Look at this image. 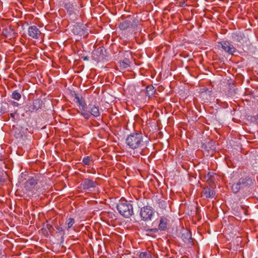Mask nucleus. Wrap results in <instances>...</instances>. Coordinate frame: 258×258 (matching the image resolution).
Returning a JSON list of instances; mask_svg holds the SVG:
<instances>
[{"label":"nucleus","mask_w":258,"mask_h":258,"mask_svg":"<svg viewBox=\"0 0 258 258\" xmlns=\"http://www.w3.org/2000/svg\"><path fill=\"white\" fill-rule=\"evenodd\" d=\"M126 146L133 150L131 153L134 157L139 156L143 151L141 148L144 146L143 136L141 133H133L130 134L125 139Z\"/></svg>","instance_id":"f257e3e1"},{"label":"nucleus","mask_w":258,"mask_h":258,"mask_svg":"<svg viewBox=\"0 0 258 258\" xmlns=\"http://www.w3.org/2000/svg\"><path fill=\"white\" fill-rule=\"evenodd\" d=\"M116 208L120 214L125 218H129L134 214L133 205L125 200L120 201Z\"/></svg>","instance_id":"f03ea898"},{"label":"nucleus","mask_w":258,"mask_h":258,"mask_svg":"<svg viewBox=\"0 0 258 258\" xmlns=\"http://www.w3.org/2000/svg\"><path fill=\"white\" fill-rule=\"evenodd\" d=\"M154 214V210L150 206H144L141 209L140 215L142 219L144 221L151 220Z\"/></svg>","instance_id":"7ed1b4c3"},{"label":"nucleus","mask_w":258,"mask_h":258,"mask_svg":"<svg viewBox=\"0 0 258 258\" xmlns=\"http://www.w3.org/2000/svg\"><path fill=\"white\" fill-rule=\"evenodd\" d=\"M96 185L97 183L95 181H94L91 179L86 178L83 180L80 186L82 189L85 191H91L92 190V188L96 187Z\"/></svg>","instance_id":"20e7f679"},{"label":"nucleus","mask_w":258,"mask_h":258,"mask_svg":"<svg viewBox=\"0 0 258 258\" xmlns=\"http://www.w3.org/2000/svg\"><path fill=\"white\" fill-rule=\"evenodd\" d=\"M219 44H220L222 49L229 54H232L236 52V48L227 41H221L219 42Z\"/></svg>","instance_id":"39448f33"},{"label":"nucleus","mask_w":258,"mask_h":258,"mask_svg":"<svg viewBox=\"0 0 258 258\" xmlns=\"http://www.w3.org/2000/svg\"><path fill=\"white\" fill-rule=\"evenodd\" d=\"M103 48L101 47L98 48L96 50L93 51L92 56L96 61H99L103 58L104 54H103Z\"/></svg>","instance_id":"423d86ee"},{"label":"nucleus","mask_w":258,"mask_h":258,"mask_svg":"<svg viewBox=\"0 0 258 258\" xmlns=\"http://www.w3.org/2000/svg\"><path fill=\"white\" fill-rule=\"evenodd\" d=\"M28 35L34 39H38L40 35V31L35 26H32L28 28Z\"/></svg>","instance_id":"0eeeda50"},{"label":"nucleus","mask_w":258,"mask_h":258,"mask_svg":"<svg viewBox=\"0 0 258 258\" xmlns=\"http://www.w3.org/2000/svg\"><path fill=\"white\" fill-rule=\"evenodd\" d=\"M181 237L183 242L190 245H192L191 234L187 230L184 229L182 230Z\"/></svg>","instance_id":"6e6552de"},{"label":"nucleus","mask_w":258,"mask_h":258,"mask_svg":"<svg viewBox=\"0 0 258 258\" xmlns=\"http://www.w3.org/2000/svg\"><path fill=\"white\" fill-rule=\"evenodd\" d=\"M37 183V180L34 177L29 179L25 183L24 187L26 190L32 191Z\"/></svg>","instance_id":"1a4fd4ad"},{"label":"nucleus","mask_w":258,"mask_h":258,"mask_svg":"<svg viewBox=\"0 0 258 258\" xmlns=\"http://www.w3.org/2000/svg\"><path fill=\"white\" fill-rule=\"evenodd\" d=\"M215 196V191L209 187L204 188L202 192V196L207 199H212Z\"/></svg>","instance_id":"9d476101"},{"label":"nucleus","mask_w":258,"mask_h":258,"mask_svg":"<svg viewBox=\"0 0 258 258\" xmlns=\"http://www.w3.org/2000/svg\"><path fill=\"white\" fill-rule=\"evenodd\" d=\"M88 108L90 116L93 115L96 117L100 116V112L98 106L90 104L88 105Z\"/></svg>","instance_id":"9b49d317"},{"label":"nucleus","mask_w":258,"mask_h":258,"mask_svg":"<svg viewBox=\"0 0 258 258\" xmlns=\"http://www.w3.org/2000/svg\"><path fill=\"white\" fill-rule=\"evenodd\" d=\"M15 34L14 30L11 27L5 28L3 31V34L9 39L14 38L15 36Z\"/></svg>","instance_id":"f8f14e48"},{"label":"nucleus","mask_w":258,"mask_h":258,"mask_svg":"<svg viewBox=\"0 0 258 258\" xmlns=\"http://www.w3.org/2000/svg\"><path fill=\"white\" fill-rule=\"evenodd\" d=\"M238 182L242 187L250 185L252 183L251 179L248 176H246L245 177L241 178L239 180Z\"/></svg>","instance_id":"ddd939ff"},{"label":"nucleus","mask_w":258,"mask_h":258,"mask_svg":"<svg viewBox=\"0 0 258 258\" xmlns=\"http://www.w3.org/2000/svg\"><path fill=\"white\" fill-rule=\"evenodd\" d=\"M232 38L233 41L241 43L243 40L244 35L240 32H236L232 34Z\"/></svg>","instance_id":"4468645a"},{"label":"nucleus","mask_w":258,"mask_h":258,"mask_svg":"<svg viewBox=\"0 0 258 258\" xmlns=\"http://www.w3.org/2000/svg\"><path fill=\"white\" fill-rule=\"evenodd\" d=\"M133 27V23L129 20H125L120 23L119 25V28L121 30H125L128 28Z\"/></svg>","instance_id":"2eb2a0df"},{"label":"nucleus","mask_w":258,"mask_h":258,"mask_svg":"<svg viewBox=\"0 0 258 258\" xmlns=\"http://www.w3.org/2000/svg\"><path fill=\"white\" fill-rule=\"evenodd\" d=\"M40 102L41 101L40 100L34 101L32 104H30V107H32V110L31 109H29L28 110L26 109V111L33 112L39 109L40 107Z\"/></svg>","instance_id":"dca6fc26"},{"label":"nucleus","mask_w":258,"mask_h":258,"mask_svg":"<svg viewBox=\"0 0 258 258\" xmlns=\"http://www.w3.org/2000/svg\"><path fill=\"white\" fill-rule=\"evenodd\" d=\"M75 99L76 102L79 104V108L85 107V106H86L85 101L82 97H80L77 94H75Z\"/></svg>","instance_id":"f3484780"},{"label":"nucleus","mask_w":258,"mask_h":258,"mask_svg":"<svg viewBox=\"0 0 258 258\" xmlns=\"http://www.w3.org/2000/svg\"><path fill=\"white\" fill-rule=\"evenodd\" d=\"M81 110V114L85 118L88 119L90 118V114L89 111H87L86 109V106L85 107L80 108Z\"/></svg>","instance_id":"a211bd4d"},{"label":"nucleus","mask_w":258,"mask_h":258,"mask_svg":"<svg viewBox=\"0 0 258 258\" xmlns=\"http://www.w3.org/2000/svg\"><path fill=\"white\" fill-rule=\"evenodd\" d=\"M130 60L127 58H124L120 61V67L121 69H125L130 66Z\"/></svg>","instance_id":"6ab92c4d"},{"label":"nucleus","mask_w":258,"mask_h":258,"mask_svg":"<svg viewBox=\"0 0 258 258\" xmlns=\"http://www.w3.org/2000/svg\"><path fill=\"white\" fill-rule=\"evenodd\" d=\"M155 92V90L153 86H148L146 87V94L149 97L153 96Z\"/></svg>","instance_id":"aec40b11"},{"label":"nucleus","mask_w":258,"mask_h":258,"mask_svg":"<svg viewBox=\"0 0 258 258\" xmlns=\"http://www.w3.org/2000/svg\"><path fill=\"white\" fill-rule=\"evenodd\" d=\"M166 219L165 218H161L159 224V228L160 230H164L166 229Z\"/></svg>","instance_id":"412c9836"},{"label":"nucleus","mask_w":258,"mask_h":258,"mask_svg":"<svg viewBox=\"0 0 258 258\" xmlns=\"http://www.w3.org/2000/svg\"><path fill=\"white\" fill-rule=\"evenodd\" d=\"M242 188L239 182L234 183L231 186V189L234 193H237L239 191L240 188Z\"/></svg>","instance_id":"4be33fe9"},{"label":"nucleus","mask_w":258,"mask_h":258,"mask_svg":"<svg viewBox=\"0 0 258 258\" xmlns=\"http://www.w3.org/2000/svg\"><path fill=\"white\" fill-rule=\"evenodd\" d=\"M12 98L16 100H19L21 98V95L18 91H14L12 94Z\"/></svg>","instance_id":"5701e85b"},{"label":"nucleus","mask_w":258,"mask_h":258,"mask_svg":"<svg viewBox=\"0 0 258 258\" xmlns=\"http://www.w3.org/2000/svg\"><path fill=\"white\" fill-rule=\"evenodd\" d=\"M66 222L68 226L67 230H69L75 223V220L72 218H70L67 220Z\"/></svg>","instance_id":"b1692460"},{"label":"nucleus","mask_w":258,"mask_h":258,"mask_svg":"<svg viewBox=\"0 0 258 258\" xmlns=\"http://www.w3.org/2000/svg\"><path fill=\"white\" fill-rule=\"evenodd\" d=\"M139 258H152L149 251L141 252L139 254Z\"/></svg>","instance_id":"393cba45"},{"label":"nucleus","mask_w":258,"mask_h":258,"mask_svg":"<svg viewBox=\"0 0 258 258\" xmlns=\"http://www.w3.org/2000/svg\"><path fill=\"white\" fill-rule=\"evenodd\" d=\"M64 7L70 13V14H71L74 10V7L73 5L71 4H66Z\"/></svg>","instance_id":"a878e982"},{"label":"nucleus","mask_w":258,"mask_h":258,"mask_svg":"<svg viewBox=\"0 0 258 258\" xmlns=\"http://www.w3.org/2000/svg\"><path fill=\"white\" fill-rule=\"evenodd\" d=\"M90 162V159L89 156L85 157L83 159V163L85 165H88Z\"/></svg>","instance_id":"bb28decb"},{"label":"nucleus","mask_w":258,"mask_h":258,"mask_svg":"<svg viewBox=\"0 0 258 258\" xmlns=\"http://www.w3.org/2000/svg\"><path fill=\"white\" fill-rule=\"evenodd\" d=\"M215 175V173L213 172H209L207 175H206V178L207 179V180H213V178L214 175Z\"/></svg>","instance_id":"cd10ccee"},{"label":"nucleus","mask_w":258,"mask_h":258,"mask_svg":"<svg viewBox=\"0 0 258 258\" xmlns=\"http://www.w3.org/2000/svg\"><path fill=\"white\" fill-rule=\"evenodd\" d=\"M8 105V104L6 103H0L1 108H2V110H4L5 112H6L7 111Z\"/></svg>","instance_id":"c85d7f7f"},{"label":"nucleus","mask_w":258,"mask_h":258,"mask_svg":"<svg viewBox=\"0 0 258 258\" xmlns=\"http://www.w3.org/2000/svg\"><path fill=\"white\" fill-rule=\"evenodd\" d=\"M211 91L209 90V89H206L205 92H203L201 94V95L204 97L205 95H208V96L210 97L211 95Z\"/></svg>","instance_id":"c756f323"},{"label":"nucleus","mask_w":258,"mask_h":258,"mask_svg":"<svg viewBox=\"0 0 258 258\" xmlns=\"http://www.w3.org/2000/svg\"><path fill=\"white\" fill-rule=\"evenodd\" d=\"M133 23V27L132 28H135L137 26L138 23H139V21L137 19H134L133 22H132Z\"/></svg>","instance_id":"7c9ffc66"},{"label":"nucleus","mask_w":258,"mask_h":258,"mask_svg":"<svg viewBox=\"0 0 258 258\" xmlns=\"http://www.w3.org/2000/svg\"><path fill=\"white\" fill-rule=\"evenodd\" d=\"M29 109H31L32 110V107H30V104L29 105H27L25 106V110L26 111V109L28 110Z\"/></svg>","instance_id":"2f4dec72"},{"label":"nucleus","mask_w":258,"mask_h":258,"mask_svg":"<svg viewBox=\"0 0 258 258\" xmlns=\"http://www.w3.org/2000/svg\"><path fill=\"white\" fill-rule=\"evenodd\" d=\"M12 103L14 106H18L19 105V103L17 102L12 101Z\"/></svg>","instance_id":"473e14b6"},{"label":"nucleus","mask_w":258,"mask_h":258,"mask_svg":"<svg viewBox=\"0 0 258 258\" xmlns=\"http://www.w3.org/2000/svg\"><path fill=\"white\" fill-rule=\"evenodd\" d=\"M5 179L0 174V182H4Z\"/></svg>","instance_id":"72a5a7b5"},{"label":"nucleus","mask_w":258,"mask_h":258,"mask_svg":"<svg viewBox=\"0 0 258 258\" xmlns=\"http://www.w3.org/2000/svg\"><path fill=\"white\" fill-rule=\"evenodd\" d=\"M11 116L14 118L15 117V113H11Z\"/></svg>","instance_id":"f704fd0d"},{"label":"nucleus","mask_w":258,"mask_h":258,"mask_svg":"<svg viewBox=\"0 0 258 258\" xmlns=\"http://www.w3.org/2000/svg\"><path fill=\"white\" fill-rule=\"evenodd\" d=\"M84 60H88V58L87 56H85L84 58Z\"/></svg>","instance_id":"c9c22d12"},{"label":"nucleus","mask_w":258,"mask_h":258,"mask_svg":"<svg viewBox=\"0 0 258 258\" xmlns=\"http://www.w3.org/2000/svg\"><path fill=\"white\" fill-rule=\"evenodd\" d=\"M21 136H22V135H18L16 137V138H19V137H21Z\"/></svg>","instance_id":"e433bc0d"},{"label":"nucleus","mask_w":258,"mask_h":258,"mask_svg":"<svg viewBox=\"0 0 258 258\" xmlns=\"http://www.w3.org/2000/svg\"><path fill=\"white\" fill-rule=\"evenodd\" d=\"M99 54H98V55H96V56H96V57H99Z\"/></svg>","instance_id":"4c0bfd02"},{"label":"nucleus","mask_w":258,"mask_h":258,"mask_svg":"<svg viewBox=\"0 0 258 258\" xmlns=\"http://www.w3.org/2000/svg\"><path fill=\"white\" fill-rule=\"evenodd\" d=\"M257 122H258V114H257Z\"/></svg>","instance_id":"58836bf2"}]
</instances>
